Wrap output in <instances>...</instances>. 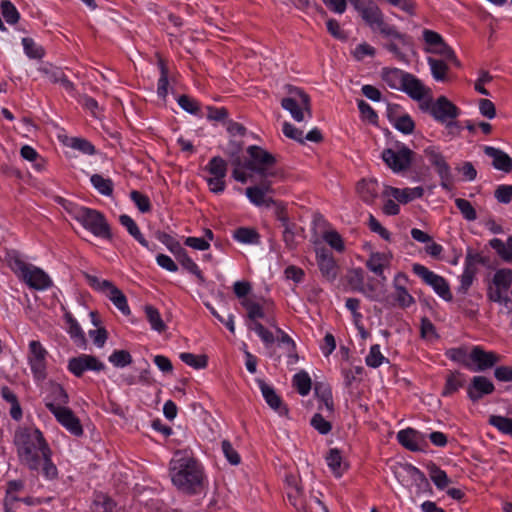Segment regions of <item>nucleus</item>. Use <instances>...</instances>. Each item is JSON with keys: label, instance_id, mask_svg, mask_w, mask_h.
<instances>
[{"label": "nucleus", "instance_id": "5fc2aeb1", "mask_svg": "<svg viewBox=\"0 0 512 512\" xmlns=\"http://www.w3.org/2000/svg\"><path fill=\"white\" fill-rule=\"evenodd\" d=\"M492 284L502 290H509L512 284V270L505 268L497 270L493 276Z\"/></svg>", "mask_w": 512, "mask_h": 512}, {"label": "nucleus", "instance_id": "4468645a", "mask_svg": "<svg viewBox=\"0 0 512 512\" xmlns=\"http://www.w3.org/2000/svg\"><path fill=\"white\" fill-rule=\"evenodd\" d=\"M46 407L56 420L72 435L76 437L83 435L84 431L81 422L70 408L53 403H46Z\"/></svg>", "mask_w": 512, "mask_h": 512}, {"label": "nucleus", "instance_id": "de8ad7c7", "mask_svg": "<svg viewBox=\"0 0 512 512\" xmlns=\"http://www.w3.org/2000/svg\"><path fill=\"white\" fill-rule=\"evenodd\" d=\"M181 266L187 270L189 273L195 275L200 281H204V277L202 271L199 266L194 262V260L188 255V252L185 250L179 256L176 257Z\"/></svg>", "mask_w": 512, "mask_h": 512}, {"label": "nucleus", "instance_id": "8fccbe9b", "mask_svg": "<svg viewBox=\"0 0 512 512\" xmlns=\"http://www.w3.org/2000/svg\"><path fill=\"white\" fill-rule=\"evenodd\" d=\"M391 125L403 134L409 135L413 133L415 123L411 116L407 113L400 115L397 119L391 118Z\"/></svg>", "mask_w": 512, "mask_h": 512}, {"label": "nucleus", "instance_id": "f257e3e1", "mask_svg": "<svg viewBox=\"0 0 512 512\" xmlns=\"http://www.w3.org/2000/svg\"><path fill=\"white\" fill-rule=\"evenodd\" d=\"M14 445L21 466L47 481L58 479L59 470L53 461V451L43 433L34 427L15 432Z\"/></svg>", "mask_w": 512, "mask_h": 512}, {"label": "nucleus", "instance_id": "ddd939ff", "mask_svg": "<svg viewBox=\"0 0 512 512\" xmlns=\"http://www.w3.org/2000/svg\"><path fill=\"white\" fill-rule=\"evenodd\" d=\"M424 154L429 163L434 167L440 178V186L447 191L453 187V176L450 165L447 163L442 153L434 146H428L424 149Z\"/></svg>", "mask_w": 512, "mask_h": 512}, {"label": "nucleus", "instance_id": "774afa93", "mask_svg": "<svg viewBox=\"0 0 512 512\" xmlns=\"http://www.w3.org/2000/svg\"><path fill=\"white\" fill-rule=\"evenodd\" d=\"M70 146L86 155H94L96 153L95 146L84 138H72Z\"/></svg>", "mask_w": 512, "mask_h": 512}, {"label": "nucleus", "instance_id": "f8f14e48", "mask_svg": "<svg viewBox=\"0 0 512 512\" xmlns=\"http://www.w3.org/2000/svg\"><path fill=\"white\" fill-rule=\"evenodd\" d=\"M414 152L404 143H397V149L386 148L381 153L384 163L394 172L400 173L412 164Z\"/></svg>", "mask_w": 512, "mask_h": 512}, {"label": "nucleus", "instance_id": "7c9ffc66", "mask_svg": "<svg viewBox=\"0 0 512 512\" xmlns=\"http://www.w3.org/2000/svg\"><path fill=\"white\" fill-rule=\"evenodd\" d=\"M408 72H405L399 68H383L382 79L392 89L401 90L402 83Z\"/></svg>", "mask_w": 512, "mask_h": 512}, {"label": "nucleus", "instance_id": "58836bf2", "mask_svg": "<svg viewBox=\"0 0 512 512\" xmlns=\"http://www.w3.org/2000/svg\"><path fill=\"white\" fill-rule=\"evenodd\" d=\"M205 170L212 177L225 179V177L227 175L228 165H227V162L222 157L214 156L207 163Z\"/></svg>", "mask_w": 512, "mask_h": 512}, {"label": "nucleus", "instance_id": "e2e57ef3", "mask_svg": "<svg viewBox=\"0 0 512 512\" xmlns=\"http://www.w3.org/2000/svg\"><path fill=\"white\" fill-rule=\"evenodd\" d=\"M508 291L493 285L488 288L487 297L492 302L507 305L510 302Z\"/></svg>", "mask_w": 512, "mask_h": 512}, {"label": "nucleus", "instance_id": "864d4df0", "mask_svg": "<svg viewBox=\"0 0 512 512\" xmlns=\"http://www.w3.org/2000/svg\"><path fill=\"white\" fill-rule=\"evenodd\" d=\"M488 423L495 427L502 434L510 435L512 433L511 418L501 415H491L488 419Z\"/></svg>", "mask_w": 512, "mask_h": 512}, {"label": "nucleus", "instance_id": "09e8293b", "mask_svg": "<svg viewBox=\"0 0 512 512\" xmlns=\"http://www.w3.org/2000/svg\"><path fill=\"white\" fill-rule=\"evenodd\" d=\"M431 74L436 81H444L448 71V65L440 59L429 57L427 59Z\"/></svg>", "mask_w": 512, "mask_h": 512}, {"label": "nucleus", "instance_id": "a211bd4d", "mask_svg": "<svg viewBox=\"0 0 512 512\" xmlns=\"http://www.w3.org/2000/svg\"><path fill=\"white\" fill-rule=\"evenodd\" d=\"M469 358L476 364L475 368H470L474 372L490 369L500 360L498 354L492 351H485L481 346H474L469 354Z\"/></svg>", "mask_w": 512, "mask_h": 512}, {"label": "nucleus", "instance_id": "9d476101", "mask_svg": "<svg viewBox=\"0 0 512 512\" xmlns=\"http://www.w3.org/2000/svg\"><path fill=\"white\" fill-rule=\"evenodd\" d=\"M47 356L48 351L37 340L29 342L27 360L33 375L34 381L39 384L47 378Z\"/></svg>", "mask_w": 512, "mask_h": 512}, {"label": "nucleus", "instance_id": "423d86ee", "mask_svg": "<svg viewBox=\"0 0 512 512\" xmlns=\"http://www.w3.org/2000/svg\"><path fill=\"white\" fill-rule=\"evenodd\" d=\"M8 266L14 274L30 288L44 291L53 285L50 276L41 268L26 263L15 251L8 254Z\"/></svg>", "mask_w": 512, "mask_h": 512}, {"label": "nucleus", "instance_id": "2f4dec72", "mask_svg": "<svg viewBox=\"0 0 512 512\" xmlns=\"http://www.w3.org/2000/svg\"><path fill=\"white\" fill-rule=\"evenodd\" d=\"M315 394L319 400L318 409L322 410L324 407L330 414L334 411V403H333V397H332V391L330 387L327 385H324L322 383H316L315 387Z\"/></svg>", "mask_w": 512, "mask_h": 512}, {"label": "nucleus", "instance_id": "338daca9", "mask_svg": "<svg viewBox=\"0 0 512 512\" xmlns=\"http://www.w3.org/2000/svg\"><path fill=\"white\" fill-rule=\"evenodd\" d=\"M357 107L363 116L369 123L376 124L378 121V115L372 106L366 101L360 99L357 100Z\"/></svg>", "mask_w": 512, "mask_h": 512}, {"label": "nucleus", "instance_id": "a19ab883", "mask_svg": "<svg viewBox=\"0 0 512 512\" xmlns=\"http://www.w3.org/2000/svg\"><path fill=\"white\" fill-rule=\"evenodd\" d=\"M357 190L362 200L366 203H371L377 197V183L376 181L361 180L357 184Z\"/></svg>", "mask_w": 512, "mask_h": 512}, {"label": "nucleus", "instance_id": "0eeeda50", "mask_svg": "<svg viewBox=\"0 0 512 512\" xmlns=\"http://www.w3.org/2000/svg\"><path fill=\"white\" fill-rule=\"evenodd\" d=\"M420 108L428 112L438 123L445 124L448 129L459 127L456 118L459 117L461 110L445 96H440L435 101H425L420 104Z\"/></svg>", "mask_w": 512, "mask_h": 512}, {"label": "nucleus", "instance_id": "2eb2a0df", "mask_svg": "<svg viewBox=\"0 0 512 512\" xmlns=\"http://www.w3.org/2000/svg\"><path fill=\"white\" fill-rule=\"evenodd\" d=\"M67 369L76 377H82L86 371L100 372L105 365L97 357L89 354H80L69 359Z\"/></svg>", "mask_w": 512, "mask_h": 512}, {"label": "nucleus", "instance_id": "6e6552de", "mask_svg": "<svg viewBox=\"0 0 512 512\" xmlns=\"http://www.w3.org/2000/svg\"><path fill=\"white\" fill-rule=\"evenodd\" d=\"M247 158L244 159L243 167L261 178L275 176L272 171L277 163L276 157L258 145H250L246 149Z\"/></svg>", "mask_w": 512, "mask_h": 512}, {"label": "nucleus", "instance_id": "49530a36", "mask_svg": "<svg viewBox=\"0 0 512 512\" xmlns=\"http://www.w3.org/2000/svg\"><path fill=\"white\" fill-rule=\"evenodd\" d=\"M108 361L116 368H124L133 362V358L129 351L116 349L109 355Z\"/></svg>", "mask_w": 512, "mask_h": 512}, {"label": "nucleus", "instance_id": "37998d69", "mask_svg": "<svg viewBox=\"0 0 512 512\" xmlns=\"http://www.w3.org/2000/svg\"><path fill=\"white\" fill-rule=\"evenodd\" d=\"M327 466L330 468L335 477L342 476V455L338 448H332L329 450L325 457Z\"/></svg>", "mask_w": 512, "mask_h": 512}, {"label": "nucleus", "instance_id": "f03ea898", "mask_svg": "<svg viewBox=\"0 0 512 512\" xmlns=\"http://www.w3.org/2000/svg\"><path fill=\"white\" fill-rule=\"evenodd\" d=\"M169 476L172 484L188 495L199 493L206 481L202 463L187 452L178 451L169 463Z\"/></svg>", "mask_w": 512, "mask_h": 512}, {"label": "nucleus", "instance_id": "dca6fc26", "mask_svg": "<svg viewBox=\"0 0 512 512\" xmlns=\"http://www.w3.org/2000/svg\"><path fill=\"white\" fill-rule=\"evenodd\" d=\"M396 437L399 444L412 452L424 451L427 446V435L411 427L400 430Z\"/></svg>", "mask_w": 512, "mask_h": 512}, {"label": "nucleus", "instance_id": "c85d7f7f", "mask_svg": "<svg viewBox=\"0 0 512 512\" xmlns=\"http://www.w3.org/2000/svg\"><path fill=\"white\" fill-rule=\"evenodd\" d=\"M233 239L244 245H258L260 244V234L255 228L241 226L236 228L232 234Z\"/></svg>", "mask_w": 512, "mask_h": 512}, {"label": "nucleus", "instance_id": "f704fd0d", "mask_svg": "<svg viewBox=\"0 0 512 512\" xmlns=\"http://www.w3.org/2000/svg\"><path fill=\"white\" fill-rule=\"evenodd\" d=\"M158 68L160 77L157 81V95L160 99L165 101L168 96L169 68L166 62L161 58L158 60Z\"/></svg>", "mask_w": 512, "mask_h": 512}, {"label": "nucleus", "instance_id": "052dcab7", "mask_svg": "<svg viewBox=\"0 0 512 512\" xmlns=\"http://www.w3.org/2000/svg\"><path fill=\"white\" fill-rule=\"evenodd\" d=\"M454 202L464 219L467 221H475L477 219V212L468 200L456 198Z\"/></svg>", "mask_w": 512, "mask_h": 512}, {"label": "nucleus", "instance_id": "bf43d9fd", "mask_svg": "<svg viewBox=\"0 0 512 512\" xmlns=\"http://www.w3.org/2000/svg\"><path fill=\"white\" fill-rule=\"evenodd\" d=\"M130 199L138 208V210L142 213H148L151 211V201L149 197L137 190H133L130 192Z\"/></svg>", "mask_w": 512, "mask_h": 512}, {"label": "nucleus", "instance_id": "1a4fd4ad", "mask_svg": "<svg viewBox=\"0 0 512 512\" xmlns=\"http://www.w3.org/2000/svg\"><path fill=\"white\" fill-rule=\"evenodd\" d=\"M290 96L281 100L283 109L291 114V117L301 122L305 120V113L311 117L310 97L300 88L294 87L290 89Z\"/></svg>", "mask_w": 512, "mask_h": 512}, {"label": "nucleus", "instance_id": "5701e85b", "mask_svg": "<svg viewBox=\"0 0 512 512\" xmlns=\"http://www.w3.org/2000/svg\"><path fill=\"white\" fill-rule=\"evenodd\" d=\"M119 223L127 230L129 235L133 237L135 241H137L141 246H143L147 250L154 251L157 248V245L155 243H151L146 240V238L141 233L137 223L129 215H120Z\"/></svg>", "mask_w": 512, "mask_h": 512}, {"label": "nucleus", "instance_id": "4c0bfd02", "mask_svg": "<svg viewBox=\"0 0 512 512\" xmlns=\"http://www.w3.org/2000/svg\"><path fill=\"white\" fill-rule=\"evenodd\" d=\"M429 476L437 489L444 490L451 482L447 473L435 463L431 462L428 466Z\"/></svg>", "mask_w": 512, "mask_h": 512}, {"label": "nucleus", "instance_id": "20e7f679", "mask_svg": "<svg viewBox=\"0 0 512 512\" xmlns=\"http://www.w3.org/2000/svg\"><path fill=\"white\" fill-rule=\"evenodd\" d=\"M62 206L71 218L81 224L84 229L95 237L105 240L112 239L110 224L105 215L99 210L69 200H62Z\"/></svg>", "mask_w": 512, "mask_h": 512}, {"label": "nucleus", "instance_id": "72a5a7b5", "mask_svg": "<svg viewBox=\"0 0 512 512\" xmlns=\"http://www.w3.org/2000/svg\"><path fill=\"white\" fill-rule=\"evenodd\" d=\"M489 246L504 262H512V235L507 238L506 243L499 238H493L489 241Z\"/></svg>", "mask_w": 512, "mask_h": 512}, {"label": "nucleus", "instance_id": "412c9836", "mask_svg": "<svg viewBox=\"0 0 512 512\" xmlns=\"http://www.w3.org/2000/svg\"><path fill=\"white\" fill-rule=\"evenodd\" d=\"M316 258L322 275L330 281L335 280L338 274V267L332 253L329 250L322 248L317 250Z\"/></svg>", "mask_w": 512, "mask_h": 512}, {"label": "nucleus", "instance_id": "4be33fe9", "mask_svg": "<svg viewBox=\"0 0 512 512\" xmlns=\"http://www.w3.org/2000/svg\"><path fill=\"white\" fill-rule=\"evenodd\" d=\"M25 488V481L22 479L9 480L6 483L5 497L3 499L4 512H16L15 503L20 500L17 493Z\"/></svg>", "mask_w": 512, "mask_h": 512}, {"label": "nucleus", "instance_id": "6e6d98bb", "mask_svg": "<svg viewBox=\"0 0 512 512\" xmlns=\"http://www.w3.org/2000/svg\"><path fill=\"white\" fill-rule=\"evenodd\" d=\"M1 13L8 24H15L20 18V13L10 0L1 1Z\"/></svg>", "mask_w": 512, "mask_h": 512}, {"label": "nucleus", "instance_id": "ea45409f", "mask_svg": "<svg viewBox=\"0 0 512 512\" xmlns=\"http://www.w3.org/2000/svg\"><path fill=\"white\" fill-rule=\"evenodd\" d=\"M145 315H146V318H147L152 330H154L158 333H163L164 331H166L167 326L164 323V321L160 315V312L158 311L157 308H155L152 305H146L145 306Z\"/></svg>", "mask_w": 512, "mask_h": 512}, {"label": "nucleus", "instance_id": "603ef678", "mask_svg": "<svg viewBox=\"0 0 512 512\" xmlns=\"http://www.w3.org/2000/svg\"><path fill=\"white\" fill-rule=\"evenodd\" d=\"M21 42L25 55L30 59H40L44 56V49L32 38L24 37Z\"/></svg>", "mask_w": 512, "mask_h": 512}, {"label": "nucleus", "instance_id": "bb28decb", "mask_svg": "<svg viewBox=\"0 0 512 512\" xmlns=\"http://www.w3.org/2000/svg\"><path fill=\"white\" fill-rule=\"evenodd\" d=\"M43 72L51 83L60 84L66 92L72 94L75 91L74 83L69 80L61 68L50 66L44 68Z\"/></svg>", "mask_w": 512, "mask_h": 512}, {"label": "nucleus", "instance_id": "a878e982", "mask_svg": "<svg viewBox=\"0 0 512 512\" xmlns=\"http://www.w3.org/2000/svg\"><path fill=\"white\" fill-rule=\"evenodd\" d=\"M484 153L493 159L492 165L495 169L509 173L512 170V156L499 148L484 146Z\"/></svg>", "mask_w": 512, "mask_h": 512}, {"label": "nucleus", "instance_id": "a18cd8bd", "mask_svg": "<svg viewBox=\"0 0 512 512\" xmlns=\"http://www.w3.org/2000/svg\"><path fill=\"white\" fill-rule=\"evenodd\" d=\"M179 358L186 365L194 369H205L208 365V357L206 355H196L189 352H183L179 355Z\"/></svg>", "mask_w": 512, "mask_h": 512}, {"label": "nucleus", "instance_id": "aec40b11", "mask_svg": "<svg viewBox=\"0 0 512 512\" xmlns=\"http://www.w3.org/2000/svg\"><path fill=\"white\" fill-rule=\"evenodd\" d=\"M262 396L268 406L276 411L279 415H284L288 412L286 406L283 404L281 397L276 393L275 389L267 384L265 380L257 378L255 380Z\"/></svg>", "mask_w": 512, "mask_h": 512}, {"label": "nucleus", "instance_id": "c03bdc74", "mask_svg": "<svg viewBox=\"0 0 512 512\" xmlns=\"http://www.w3.org/2000/svg\"><path fill=\"white\" fill-rule=\"evenodd\" d=\"M293 385L296 388L297 392L306 396L311 391V378L306 371H300L293 376Z\"/></svg>", "mask_w": 512, "mask_h": 512}, {"label": "nucleus", "instance_id": "3c124183", "mask_svg": "<svg viewBox=\"0 0 512 512\" xmlns=\"http://www.w3.org/2000/svg\"><path fill=\"white\" fill-rule=\"evenodd\" d=\"M384 362H388V359L383 356L380 350L379 344H373L370 347L369 353L365 357V363L368 367L371 368H378L380 367Z\"/></svg>", "mask_w": 512, "mask_h": 512}, {"label": "nucleus", "instance_id": "79ce46f5", "mask_svg": "<svg viewBox=\"0 0 512 512\" xmlns=\"http://www.w3.org/2000/svg\"><path fill=\"white\" fill-rule=\"evenodd\" d=\"M92 186L104 196H110L113 193L114 183L110 178H104L100 174H93L90 177Z\"/></svg>", "mask_w": 512, "mask_h": 512}, {"label": "nucleus", "instance_id": "6ab92c4d", "mask_svg": "<svg viewBox=\"0 0 512 512\" xmlns=\"http://www.w3.org/2000/svg\"><path fill=\"white\" fill-rule=\"evenodd\" d=\"M467 396L472 402H478L485 395L492 394L495 386L491 380L485 376H474L467 386Z\"/></svg>", "mask_w": 512, "mask_h": 512}, {"label": "nucleus", "instance_id": "c9c22d12", "mask_svg": "<svg viewBox=\"0 0 512 512\" xmlns=\"http://www.w3.org/2000/svg\"><path fill=\"white\" fill-rule=\"evenodd\" d=\"M389 258L385 253L375 252L372 253L366 262V267L377 276L382 277L384 273V267L388 265Z\"/></svg>", "mask_w": 512, "mask_h": 512}, {"label": "nucleus", "instance_id": "39448f33", "mask_svg": "<svg viewBox=\"0 0 512 512\" xmlns=\"http://www.w3.org/2000/svg\"><path fill=\"white\" fill-rule=\"evenodd\" d=\"M355 9L360 13L364 22L370 27L373 32H378L383 38L397 39L402 46H407L411 43V38L406 33L400 32L393 24L385 21V16L382 10L373 1L369 2H356Z\"/></svg>", "mask_w": 512, "mask_h": 512}, {"label": "nucleus", "instance_id": "b1692460", "mask_svg": "<svg viewBox=\"0 0 512 512\" xmlns=\"http://www.w3.org/2000/svg\"><path fill=\"white\" fill-rule=\"evenodd\" d=\"M393 473L398 482L404 487H412L421 470L411 463H401L393 468Z\"/></svg>", "mask_w": 512, "mask_h": 512}, {"label": "nucleus", "instance_id": "cd10ccee", "mask_svg": "<svg viewBox=\"0 0 512 512\" xmlns=\"http://www.w3.org/2000/svg\"><path fill=\"white\" fill-rule=\"evenodd\" d=\"M390 195L399 203L406 204L415 199L422 198L424 189L421 186L404 189L392 187L390 189Z\"/></svg>", "mask_w": 512, "mask_h": 512}, {"label": "nucleus", "instance_id": "9b49d317", "mask_svg": "<svg viewBox=\"0 0 512 512\" xmlns=\"http://www.w3.org/2000/svg\"><path fill=\"white\" fill-rule=\"evenodd\" d=\"M412 271L421 278L426 285L430 286L440 298L447 302L452 301L453 295L449 283L443 276L436 274L419 263L413 264Z\"/></svg>", "mask_w": 512, "mask_h": 512}, {"label": "nucleus", "instance_id": "393cba45", "mask_svg": "<svg viewBox=\"0 0 512 512\" xmlns=\"http://www.w3.org/2000/svg\"><path fill=\"white\" fill-rule=\"evenodd\" d=\"M401 91L406 93L413 100L420 101L426 96L429 89H427L416 76L408 73L402 83Z\"/></svg>", "mask_w": 512, "mask_h": 512}, {"label": "nucleus", "instance_id": "13d9d810", "mask_svg": "<svg viewBox=\"0 0 512 512\" xmlns=\"http://www.w3.org/2000/svg\"><path fill=\"white\" fill-rule=\"evenodd\" d=\"M86 281L88 285L95 291L104 293L105 295L110 291L113 287V283L109 280L100 279L97 276L86 274Z\"/></svg>", "mask_w": 512, "mask_h": 512}, {"label": "nucleus", "instance_id": "7ed1b4c3", "mask_svg": "<svg viewBox=\"0 0 512 512\" xmlns=\"http://www.w3.org/2000/svg\"><path fill=\"white\" fill-rule=\"evenodd\" d=\"M246 311V325L251 331H254L266 346H271L275 342V337L271 331L264 327L259 320H264L269 326L276 327V317L273 313L272 302L261 304L253 299H243L240 301Z\"/></svg>", "mask_w": 512, "mask_h": 512}, {"label": "nucleus", "instance_id": "f3484780", "mask_svg": "<svg viewBox=\"0 0 512 512\" xmlns=\"http://www.w3.org/2000/svg\"><path fill=\"white\" fill-rule=\"evenodd\" d=\"M407 280L408 278L404 273H397L393 281L395 293L387 297V301H390V299H392L393 301L391 302V304L397 305L402 309H406L415 303L414 297L408 292V290L404 286Z\"/></svg>", "mask_w": 512, "mask_h": 512}, {"label": "nucleus", "instance_id": "c756f323", "mask_svg": "<svg viewBox=\"0 0 512 512\" xmlns=\"http://www.w3.org/2000/svg\"><path fill=\"white\" fill-rule=\"evenodd\" d=\"M466 384V375L462 372L455 371L447 375L445 385L441 395L450 397Z\"/></svg>", "mask_w": 512, "mask_h": 512}, {"label": "nucleus", "instance_id": "473e14b6", "mask_svg": "<svg viewBox=\"0 0 512 512\" xmlns=\"http://www.w3.org/2000/svg\"><path fill=\"white\" fill-rule=\"evenodd\" d=\"M245 195L250 203L257 207H271L272 204L275 203L273 198L266 196L260 187H257L256 185L247 187L245 189Z\"/></svg>", "mask_w": 512, "mask_h": 512}, {"label": "nucleus", "instance_id": "4d7b16f0", "mask_svg": "<svg viewBox=\"0 0 512 512\" xmlns=\"http://www.w3.org/2000/svg\"><path fill=\"white\" fill-rule=\"evenodd\" d=\"M178 105L187 113L192 115H199L201 112L199 102L188 96V95H180L177 99Z\"/></svg>", "mask_w": 512, "mask_h": 512}, {"label": "nucleus", "instance_id": "69168bd1", "mask_svg": "<svg viewBox=\"0 0 512 512\" xmlns=\"http://www.w3.org/2000/svg\"><path fill=\"white\" fill-rule=\"evenodd\" d=\"M323 239L331 248L335 249L337 252L344 251V242L341 235L337 231H326L323 235Z\"/></svg>", "mask_w": 512, "mask_h": 512}, {"label": "nucleus", "instance_id": "0e129e2a", "mask_svg": "<svg viewBox=\"0 0 512 512\" xmlns=\"http://www.w3.org/2000/svg\"><path fill=\"white\" fill-rule=\"evenodd\" d=\"M95 512H114L115 502L106 495H97L93 502Z\"/></svg>", "mask_w": 512, "mask_h": 512}, {"label": "nucleus", "instance_id": "680f3d73", "mask_svg": "<svg viewBox=\"0 0 512 512\" xmlns=\"http://www.w3.org/2000/svg\"><path fill=\"white\" fill-rule=\"evenodd\" d=\"M310 425L321 435H327L332 430V424L320 413H315L312 416Z\"/></svg>", "mask_w": 512, "mask_h": 512}, {"label": "nucleus", "instance_id": "e433bc0d", "mask_svg": "<svg viewBox=\"0 0 512 512\" xmlns=\"http://www.w3.org/2000/svg\"><path fill=\"white\" fill-rule=\"evenodd\" d=\"M106 296L122 314H130L131 311L127 302V298L119 288L113 285Z\"/></svg>", "mask_w": 512, "mask_h": 512}]
</instances>
